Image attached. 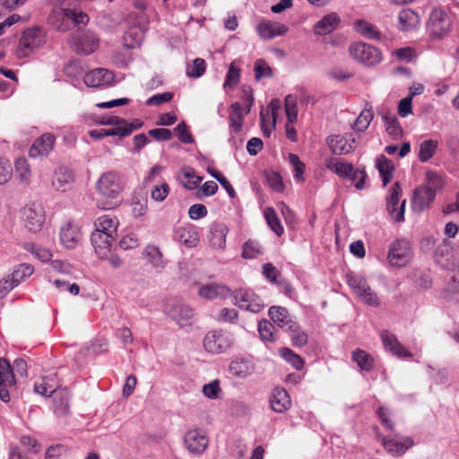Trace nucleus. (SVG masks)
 <instances>
[{
  "label": "nucleus",
  "instance_id": "nucleus-1",
  "mask_svg": "<svg viewBox=\"0 0 459 459\" xmlns=\"http://www.w3.org/2000/svg\"><path fill=\"white\" fill-rule=\"evenodd\" d=\"M46 42L45 32L39 27L26 29L21 36L19 45L16 48V56L24 58L33 54Z\"/></svg>",
  "mask_w": 459,
  "mask_h": 459
},
{
  "label": "nucleus",
  "instance_id": "nucleus-2",
  "mask_svg": "<svg viewBox=\"0 0 459 459\" xmlns=\"http://www.w3.org/2000/svg\"><path fill=\"white\" fill-rule=\"evenodd\" d=\"M163 311L180 327L191 325L195 316L194 309L183 300L176 298L166 300Z\"/></svg>",
  "mask_w": 459,
  "mask_h": 459
},
{
  "label": "nucleus",
  "instance_id": "nucleus-3",
  "mask_svg": "<svg viewBox=\"0 0 459 459\" xmlns=\"http://www.w3.org/2000/svg\"><path fill=\"white\" fill-rule=\"evenodd\" d=\"M234 336L231 333L216 329L209 331L204 338V350L212 354H221L226 352L234 344Z\"/></svg>",
  "mask_w": 459,
  "mask_h": 459
},
{
  "label": "nucleus",
  "instance_id": "nucleus-4",
  "mask_svg": "<svg viewBox=\"0 0 459 459\" xmlns=\"http://www.w3.org/2000/svg\"><path fill=\"white\" fill-rule=\"evenodd\" d=\"M351 56L359 63L366 66H374L382 60V53L378 48L368 43L358 41L351 44Z\"/></svg>",
  "mask_w": 459,
  "mask_h": 459
},
{
  "label": "nucleus",
  "instance_id": "nucleus-5",
  "mask_svg": "<svg viewBox=\"0 0 459 459\" xmlns=\"http://www.w3.org/2000/svg\"><path fill=\"white\" fill-rule=\"evenodd\" d=\"M451 24V19L446 12L435 8L429 14L427 30L432 39H440L449 33Z\"/></svg>",
  "mask_w": 459,
  "mask_h": 459
},
{
  "label": "nucleus",
  "instance_id": "nucleus-6",
  "mask_svg": "<svg viewBox=\"0 0 459 459\" xmlns=\"http://www.w3.org/2000/svg\"><path fill=\"white\" fill-rule=\"evenodd\" d=\"M97 189L102 196L117 202L123 190L119 175L113 171L104 173L98 180Z\"/></svg>",
  "mask_w": 459,
  "mask_h": 459
},
{
  "label": "nucleus",
  "instance_id": "nucleus-7",
  "mask_svg": "<svg viewBox=\"0 0 459 459\" xmlns=\"http://www.w3.org/2000/svg\"><path fill=\"white\" fill-rule=\"evenodd\" d=\"M72 44L76 53L88 56L99 48L100 38L91 30L78 31L73 37Z\"/></svg>",
  "mask_w": 459,
  "mask_h": 459
},
{
  "label": "nucleus",
  "instance_id": "nucleus-8",
  "mask_svg": "<svg viewBox=\"0 0 459 459\" xmlns=\"http://www.w3.org/2000/svg\"><path fill=\"white\" fill-rule=\"evenodd\" d=\"M402 187L398 182L394 183L386 197V210L395 222L404 221L406 200L400 202Z\"/></svg>",
  "mask_w": 459,
  "mask_h": 459
},
{
  "label": "nucleus",
  "instance_id": "nucleus-9",
  "mask_svg": "<svg viewBox=\"0 0 459 459\" xmlns=\"http://www.w3.org/2000/svg\"><path fill=\"white\" fill-rule=\"evenodd\" d=\"M234 304L240 309L252 313H259L264 304L261 298L251 290H238L234 292Z\"/></svg>",
  "mask_w": 459,
  "mask_h": 459
},
{
  "label": "nucleus",
  "instance_id": "nucleus-10",
  "mask_svg": "<svg viewBox=\"0 0 459 459\" xmlns=\"http://www.w3.org/2000/svg\"><path fill=\"white\" fill-rule=\"evenodd\" d=\"M22 219L28 230L36 233L39 231L45 222V211L39 204L26 205L22 211Z\"/></svg>",
  "mask_w": 459,
  "mask_h": 459
},
{
  "label": "nucleus",
  "instance_id": "nucleus-11",
  "mask_svg": "<svg viewBox=\"0 0 459 459\" xmlns=\"http://www.w3.org/2000/svg\"><path fill=\"white\" fill-rule=\"evenodd\" d=\"M16 384L13 368L10 362L0 358V400L4 403H9L11 400L10 393Z\"/></svg>",
  "mask_w": 459,
  "mask_h": 459
},
{
  "label": "nucleus",
  "instance_id": "nucleus-12",
  "mask_svg": "<svg viewBox=\"0 0 459 459\" xmlns=\"http://www.w3.org/2000/svg\"><path fill=\"white\" fill-rule=\"evenodd\" d=\"M411 257L410 243L405 239L394 240L389 247L387 259L393 266H404Z\"/></svg>",
  "mask_w": 459,
  "mask_h": 459
},
{
  "label": "nucleus",
  "instance_id": "nucleus-13",
  "mask_svg": "<svg viewBox=\"0 0 459 459\" xmlns=\"http://www.w3.org/2000/svg\"><path fill=\"white\" fill-rule=\"evenodd\" d=\"M326 143L334 155H346L355 148V138L351 134L341 135L333 134L326 139Z\"/></svg>",
  "mask_w": 459,
  "mask_h": 459
},
{
  "label": "nucleus",
  "instance_id": "nucleus-14",
  "mask_svg": "<svg viewBox=\"0 0 459 459\" xmlns=\"http://www.w3.org/2000/svg\"><path fill=\"white\" fill-rule=\"evenodd\" d=\"M209 440L205 433L199 429H191L185 436V445L191 454L200 455L207 448Z\"/></svg>",
  "mask_w": 459,
  "mask_h": 459
},
{
  "label": "nucleus",
  "instance_id": "nucleus-15",
  "mask_svg": "<svg viewBox=\"0 0 459 459\" xmlns=\"http://www.w3.org/2000/svg\"><path fill=\"white\" fill-rule=\"evenodd\" d=\"M114 74L105 68H96L84 74L83 81L88 87H105L114 81Z\"/></svg>",
  "mask_w": 459,
  "mask_h": 459
},
{
  "label": "nucleus",
  "instance_id": "nucleus-16",
  "mask_svg": "<svg viewBox=\"0 0 459 459\" xmlns=\"http://www.w3.org/2000/svg\"><path fill=\"white\" fill-rule=\"evenodd\" d=\"M56 137L52 133H45L37 138L30 149L31 158L44 157L49 154L55 145Z\"/></svg>",
  "mask_w": 459,
  "mask_h": 459
},
{
  "label": "nucleus",
  "instance_id": "nucleus-17",
  "mask_svg": "<svg viewBox=\"0 0 459 459\" xmlns=\"http://www.w3.org/2000/svg\"><path fill=\"white\" fill-rule=\"evenodd\" d=\"M115 238L116 237L109 235V233H103L96 230L91 233V245L100 259H105L108 256L110 252L109 247L115 241Z\"/></svg>",
  "mask_w": 459,
  "mask_h": 459
},
{
  "label": "nucleus",
  "instance_id": "nucleus-18",
  "mask_svg": "<svg viewBox=\"0 0 459 459\" xmlns=\"http://www.w3.org/2000/svg\"><path fill=\"white\" fill-rule=\"evenodd\" d=\"M142 257L145 264L150 265L157 272L163 270L167 264L160 247L155 245H147L142 252Z\"/></svg>",
  "mask_w": 459,
  "mask_h": 459
},
{
  "label": "nucleus",
  "instance_id": "nucleus-19",
  "mask_svg": "<svg viewBox=\"0 0 459 459\" xmlns=\"http://www.w3.org/2000/svg\"><path fill=\"white\" fill-rule=\"evenodd\" d=\"M413 445L411 437H388L383 438V446L393 455H402Z\"/></svg>",
  "mask_w": 459,
  "mask_h": 459
},
{
  "label": "nucleus",
  "instance_id": "nucleus-20",
  "mask_svg": "<svg viewBox=\"0 0 459 459\" xmlns=\"http://www.w3.org/2000/svg\"><path fill=\"white\" fill-rule=\"evenodd\" d=\"M436 193L425 186H420L414 190L412 197V209L416 212H422L429 208V204L434 201Z\"/></svg>",
  "mask_w": 459,
  "mask_h": 459
},
{
  "label": "nucleus",
  "instance_id": "nucleus-21",
  "mask_svg": "<svg viewBox=\"0 0 459 459\" xmlns=\"http://www.w3.org/2000/svg\"><path fill=\"white\" fill-rule=\"evenodd\" d=\"M82 238L81 231L78 227L73 225L71 222L65 223L59 233L61 244L68 249H74L79 243Z\"/></svg>",
  "mask_w": 459,
  "mask_h": 459
},
{
  "label": "nucleus",
  "instance_id": "nucleus-22",
  "mask_svg": "<svg viewBox=\"0 0 459 459\" xmlns=\"http://www.w3.org/2000/svg\"><path fill=\"white\" fill-rule=\"evenodd\" d=\"M256 30L262 39H272L277 36L285 35L289 29L281 23L264 21L257 25Z\"/></svg>",
  "mask_w": 459,
  "mask_h": 459
},
{
  "label": "nucleus",
  "instance_id": "nucleus-23",
  "mask_svg": "<svg viewBox=\"0 0 459 459\" xmlns=\"http://www.w3.org/2000/svg\"><path fill=\"white\" fill-rule=\"evenodd\" d=\"M381 339L385 348L398 358H411L412 356L397 340L396 336L388 331L382 332Z\"/></svg>",
  "mask_w": 459,
  "mask_h": 459
},
{
  "label": "nucleus",
  "instance_id": "nucleus-24",
  "mask_svg": "<svg viewBox=\"0 0 459 459\" xmlns=\"http://www.w3.org/2000/svg\"><path fill=\"white\" fill-rule=\"evenodd\" d=\"M381 339L385 348L398 358H411L412 356L397 340L396 336L388 331L382 332Z\"/></svg>",
  "mask_w": 459,
  "mask_h": 459
},
{
  "label": "nucleus",
  "instance_id": "nucleus-25",
  "mask_svg": "<svg viewBox=\"0 0 459 459\" xmlns=\"http://www.w3.org/2000/svg\"><path fill=\"white\" fill-rule=\"evenodd\" d=\"M290 397L283 388H275L270 397V406L275 412L282 413L290 409Z\"/></svg>",
  "mask_w": 459,
  "mask_h": 459
},
{
  "label": "nucleus",
  "instance_id": "nucleus-26",
  "mask_svg": "<svg viewBox=\"0 0 459 459\" xmlns=\"http://www.w3.org/2000/svg\"><path fill=\"white\" fill-rule=\"evenodd\" d=\"M230 293V290L223 284L208 283L199 289V295L207 299H226Z\"/></svg>",
  "mask_w": 459,
  "mask_h": 459
},
{
  "label": "nucleus",
  "instance_id": "nucleus-27",
  "mask_svg": "<svg viewBox=\"0 0 459 459\" xmlns=\"http://www.w3.org/2000/svg\"><path fill=\"white\" fill-rule=\"evenodd\" d=\"M73 181V172L65 167H60L53 175L52 186L56 190L65 192L69 188Z\"/></svg>",
  "mask_w": 459,
  "mask_h": 459
},
{
  "label": "nucleus",
  "instance_id": "nucleus-28",
  "mask_svg": "<svg viewBox=\"0 0 459 459\" xmlns=\"http://www.w3.org/2000/svg\"><path fill=\"white\" fill-rule=\"evenodd\" d=\"M268 314L273 322L285 331L295 322L289 311L282 307L273 306L269 308Z\"/></svg>",
  "mask_w": 459,
  "mask_h": 459
},
{
  "label": "nucleus",
  "instance_id": "nucleus-29",
  "mask_svg": "<svg viewBox=\"0 0 459 459\" xmlns=\"http://www.w3.org/2000/svg\"><path fill=\"white\" fill-rule=\"evenodd\" d=\"M341 20L337 13H331L324 16L314 26V32L316 35H326L334 30L340 23Z\"/></svg>",
  "mask_w": 459,
  "mask_h": 459
},
{
  "label": "nucleus",
  "instance_id": "nucleus-30",
  "mask_svg": "<svg viewBox=\"0 0 459 459\" xmlns=\"http://www.w3.org/2000/svg\"><path fill=\"white\" fill-rule=\"evenodd\" d=\"M325 165L327 169L333 171L342 178H346L352 172L353 168L351 163L333 157L325 159Z\"/></svg>",
  "mask_w": 459,
  "mask_h": 459
},
{
  "label": "nucleus",
  "instance_id": "nucleus-31",
  "mask_svg": "<svg viewBox=\"0 0 459 459\" xmlns=\"http://www.w3.org/2000/svg\"><path fill=\"white\" fill-rule=\"evenodd\" d=\"M420 22L418 13L412 9H403L398 15V26L403 31H409L417 27Z\"/></svg>",
  "mask_w": 459,
  "mask_h": 459
},
{
  "label": "nucleus",
  "instance_id": "nucleus-32",
  "mask_svg": "<svg viewBox=\"0 0 459 459\" xmlns=\"http://www.w3.org/2000/svg\"><path fill=\"white\" fill-rule=\"evenodd\" d=\"M228 234V228L222 223L214 224L210 231V243L211 245L219 249H223L226 245V237Z\"/></svg>",
  "mask_w": 459,
  "mask_h": 459
},
{
  "label": "nucleus",
  "instance_id": "nucleus-33",
  "mask_svg": "<svg viewBox=\"0 0 459 459\" xmlns=\"http://www.w3.org/2000/svg\"><path fill=\"white\" fill-rule=\"evenodd\" d=\"M381 117L385 122V131L390 136L396 139L403 134V129L394 114L388 110L382 111Z\"/></svg>",
  "mask_w": 459,
  "mask_h": 459
},
{
  "label": "nucleus",
  "instance_id": "nucleus-34",
  "mask_svg": "<svg viewBox=\"0 0 459 459\" xmlns=\"http://www.w3.org/2000/svg\"><path fill=\"white\" fill-rule=\"evenodd\" d=\"M435 260L443 268L448 269L453 265V252L446 241L439 245L435 251Z\"/></svg>",
  "mask_w": 459,
  "mask_h": 459
},
{
  "label": "nucleus",
  "instance_id": "nucleus-35",
  "mask_svg": "<svg viewBox=\"0 0 459 459\" xmlns=\"http://www.w3.org/2000/svg\"><path fill=\"white\" fill-rule=\"evenodd\" d=\"M178 179L185 188L194 190L200 185L203 178L197 176L195 169L191 168H185L179 172Z\"/></svg>",
  "mask_w": 459,
  "mask_h": 459
},
{
  "label": "nucleus",
  "instance_id": "nucleus-36",
  "mask_svg": "<svg viewBox=\"0 0 459 459\" xmlns=\"http://www.w3.org/2000/svg\"><path fill=\"white\" fill-rule=\"evenodd\" d=\"M376 167L382 178L383 185L385 186L393 178L394 163L385 155H380L377 159Z\"/></svg>",
  "mask_w": 459,
  "mask_h": 459
},
{
  "label": "nucleus",
  "instance_id": "nucleus-37",
  "mask_svg": "<svg viewBox=\"0 0 459 459\" xmlns=\"http://www.w3.org/2000/svg\"><path fill=\"white\" fill-rule=\"evenodd\" d=\"M254 370V365L247 359H236L230 364V372L238 377H246Z\"/></svg>",
  "mask_w": 459,
  "mask_h": 459
},
{
  "label": "nucleus",
  "instance_id": "nucleus-38",
  "mask_svg": "<svg viewBox=\"0 0 459 459\" xmlns=\"http://www.w3.org/2000/svg\"><path fill=\"white\" fill-rule=\"evenodd\" d=\"M118 221L115 217L103 215L95 221L96 230L116 237Z\"/></svg>",
  "mask_w": 459,
  "mask_h": 459
},
{
  "label": "nucleus",
  "instance_id": "nucleus-39",
  "mask_svg": "<svg viewBox=\"0 0 459 459\" xmlns=\"http://www.w3.org/2000/svg\"><path fill=\"white\" fill-rule=\"evenodd\" d=\"M289 333L291 339L292 345L298 348L304 347L308 342L307 333L301 329L299 325L295 321L286 330Z\"/></svg>",
  "mask_w": 459,
  "mask_h": 459
},
{
  "label": "nucleus",
  "instance_id": "nucleus-40",
  "mask_svg": "<svg viewBox=\"0 0 459 459\" xmlns=\"http://www.w3.org/2000/svg\"><path fill=\"white\" fill-rule=\"evenodd\" d=\"M176 236L178 240L187 247H194L199 242L198 234L192 228H179Z\"/></svg>",
  "mask_w": 459,
  "mask_h": 459
},
{
  "label": "nucleus",
  "instance_id": "nucleus-41",
  "mask_svg": "<svg viewBox=\"0 0 459 459\" xmlns=\"http://www.w3.org/2000/svg\"><path fill=\"white\" fill-rule=\"evenodd\" d=\"M60 14L64 20L71 21L74 25H86L89 22L88 14L76 8H64Z\"/></svg>",
  "mask_w": 459,
  "mask_h": 459
},
{
  "label": "nucleus",
  "instance_id": "nucleus-42",
  "mask_svg": "<svg viewBox=\"0 0 459 459\" xmlns=\"http://www.w3.org/2000/svg\"><path fill=\"white\" fill-rule=\"evenodd\" d=\"M438 143L436 140L427 139L419 145L418 157L421 162L429 161L436 153Z\"/></svg>",
  "mask_w": 459,
  "mask_h": 459
},
{
  "label": "nucleus",
  "instance_id": "nucleus-43",
  "mask_svg": "<svg viewBox=\"0 0 459 459\" xmlns=\"http://www.w3.org/2000/svg\"><path fill=\"white\" fill-rule=\"evenodd\" d=\"M352 360L358 365L362 371H370L374 366L373 357L367 351L356 349L352 352Z\"/></svg>",
  "mask_w": 459,
  "mask_h": 459
},
{
  "label": "nucleus",
  "instance_id": "nucleus-44",
  "mask_svg": "<svg viewBox=\"0 0 459 459\" xmlns=\"http://www.w3.org/2000/svg\"><path fill=\"white\" fill-rule=\"evenodd\" d=\"M264 218L270 229L278 237H281L283 234L284 230L274 209L271 207L266 208L264 210Z\"/></svg>",
  "mask_w": 459,
  "mask_h": 459
},
{
  "label": "nucleus",
  "instance_id": "nucleus-45",
  "mask_svg": "<svg viewBox=\"0 0 459 459\" xmlns=\"http://www.w3.org/2000/svg\"><path fill=\"white\" fill-rule=\"evenodd\" d=\"M288 160L293 169V178L297 182H304L305 163L295 153H289Z\"/></svg>",
  "mask_w": 459,
  "mask_h": 459
},
{
  "label": "nucleus",
  "instance_id": "nucleus-46",
  "mask_svg": "<svg viewBox=\"0 0 459 459\" xmlns=\"http://www.w3.org/2000/svg\"><path fill=\"white\" fill-rule=\"evenodd\" d=\"M355 30L360 33L365 38L370 39H379L380 32L376 29L372 24L364 22V21H357L354 24Z\"/></svg>",
  "mask_w": 459,
  "mask_h": 459
},
{
  "label": "nucleus",
  "instance_id": "nucleus-47",
  "mask_svg": "<svg viewBox=\"0 0 459 459\" xmlns=\"http://www.w3.org/2000/svg\"><path fill=\"white\" fill-rule=\"evenodd\" d=\"M15 170L19 180L23 184H29L30 181L31 171L30 165L25 158H19L15 161Z\"/></svg>",
  "mask_w": 459,
  "mask_h": 459
},
{
  "label": "nucleus",
  "instance_id": "nucleus-48",
  "mask_svg": "<svg viewBox=\"0 0 459 459\" xmlns=\"http://www.w3.org/2000/svg\"><path fill=\"white\" fill-rule=\"evenodd\" d=\"M34 272V267L30 264H21L19 266L9 275L17 286L30 277Z\"/></svg>",
  "mask_w": 459,
  "mask_h": 459
},
{
  "label": "nucleus",
  "instance_id": "nucleus-49",
  "mask_svg": "<svg viewBox=\"0 0 459 459\" xmlns=\"http://www.w3.org/2000/svg\"><path fill=\"white\" fill-rule=\"evenodd\" d=\"M240 69L235 65V62H232L226 74V78L223 83V88L227 89H234L240 81Z\"/></svg>",
  "mask_w": 459,
  "mask_h": 459
},
{
  "label": "nucleus",
  "instance_id": "nucleus-50",
  "mask_svg": "<svg viewBox=\"0 0 459 459\" xmlns=\"http://www.w3.org/2000/svg\"><path fill=\"white\" fill-rule=\"evenodd\" d=\"M280 354L287 362L291 364L294 368L300 370L303 368L304 360L302 358L290 348H281Z\"/></svg>",
  "mask_w": 459,
  "mask_h": 459
},
{
  "label": "nucleus",
  "instance_id": "nucleus-51",
  "mask_svg": "<svg viewBox=\"0 0 459 459\" xmlns=\"http://www.w3.org/2000/svg\"><path fill=\"white\" fill-rule=\"evenodd\" d=\"M285 111L287 120L289 123L293 124L298 118V105L295 96L290 94L285 98Z\"/></svg>",
  "mask_w": 459,
  "mask_h": 459
},
{
  "label": "nucleus",
  "instance_id": "nucleus-52",
  "mask_svg": "<svg viewBox=\"0 0 459 459\" xmlns=\"http://www.w3.org/2000/svg\"><path fill=\"white\" fill-rule=\"evenodd\" d=\"M24 248L42 262H48L52 258V254L48 249L39 247L34 243H25Z\"/></svg>",
  "mask_w": 459,
  "mask_h": 459
},
{
  "label": "nucleus",
  "instance_id": "nucleus-53",
  "mask_svg": "<svg viewBox=\"0 0 459 459\" xmlns=\"http://www.w3.org/2000/svg\"><path fill=\"white\" fill-rule=\"evenodd\" d=\"M373 119V113L370 109H364L360 112L354 122L353 128L358 132H364Z\"/></svg>",
  "mask_w": 459,
  "mask_h": 459
},
{
  "label": "nucleus",
  "instance_id": "nucleus-54",
  "mask_svg": "<svg viewBox=\"0 0 459 459\" xmlns=\"http://www.w3.org/2000/svg\"><path fill=\"white\" fill-rule=\"evenodd\" d=\"M357 295L364 303L368 306H380V299L378 298L377 294L368 286V284L363 290H361V292Z\"/></svg>",
  "mask_w": 459,
  "mask_h": 459
},
{
  "label": "nucleus",
  "instance_id": "nucleus-55",
  "mask_svg": "<svg viewBox=\"0 0 459 459\" xmlns=\"http://www.w3.org/2000/svg\"><path fill=\"white\" fill-rule=\"evenodd\" d=\"M255 78L260 81L263 78H270L273 76V71L265 60L260 58L255 63Z\"/></svg>",
  "mask_w": 459,
  "mask_h": 459
},
{
  "label": "nucleus",
  "instance_id": "nucleus-56",
  "mask_svg": "<svg viewBox=\"0 0 459 459\" xmlns=\"http://www.w3.org/2000/svg\"><path fill=\"white\" fill-rule=\"evenodd\" d=\"M261 247L257 241L247 240L242 246V256L247 259L255 258L261 254Z\"/></svg>",
  "mask_w": 459,
  "mask_h": 459
},
{
  "label": "nucleus",
  "instance_id": "nucleus-57",
  "mask_svg": "<svg viewBox=\"0 0 459 459\" xmlns=\"http://www.w3.org/2000/svg\"><path fill=\"white\" fill-rule=\"evenodd\" d=\"M206 70L205 61L202 58H195L191 65L186 68V75L191 78L201 77Z\"/></svg>",
  "mask_w": 459,
  "mask_h": 459
},
{
  "label": "nucleus",
  "instance_id": "nucleus-58",
  "mask_svg": "<svg viewBox=\"0 0 459 459\" xmlns=\"http://www.w3.org/2000/svg\"><path fill=\"white\" fill-rule=\"evenodd\" d=\"M128 132L126 130L120 131L118 128H110V129H100V130H91L90 131V135L92 138L100 140L106 136H120L125 137L128 135Z\"/></svg>",
  "mask_w": 459,
  "mask_h": 459
},
{
  "label": "nucleus",
  "instance_id": "nucleus-59",
  "mask_svg": "<svg viewBox=\"0 0 459 459\" xmlns=\"http://www.w3.org/2000/svg\"><path fill=\"white\" fill-rule=\"evenodd\" d=\"M274 326L268 320H262L258 324V332L263 340L274 342L275 337L273 335Z\"/></svg>",
  "mask_w": 459,
  "mask_h": 459
},
{
  "label": "nucleus",
  "instance_id": "nucleus-60",
  "mask_svg": "<svg viewBox=\"0 0 459 459\" xmlns=\"http://www.w3.org/2000/svg\"><path fill=\"white\" fill-rule=\"evenodd\" d=\"M175 134L178 140L186 144L193 143L195 142L194 137L188 132L187 126L185 121H181L174 129Z\"/></svg>",
  "mask_w": 459,
  "mask_h": 459
},
{
  "label": "nucleus",
  "instance_id": "nucleus-61",
  "mask_svg": "<svg viewBox=\"0 0 459 459\" xmlns=\"http://www.w3.org/2000/svg\"><path fill=\"white\" fill-rule=\"evenodd\" d=\"M426 182L427 184L424 185L425 187L430 188V190H433L436 194L444 185L442 177L433 171H428L426 173Z\"/></svg>",
  "mask_w": 459,
  "mask_h": 459
},
{
  "label": "nucleus",
  "instance_id": "nucleus-62",
  "mask_svg": "<svg viewBox=\"0 0 459 459\" xmlns=\"http://www.w3.org/2000/svg\"><path fill=\"white\" fill-rule=\"evenodd\" d=\"M266 179L269 186L275 192L281 193L284 189V184L280 173L270 171L266 173Z\"/></svg>",
  "mask_w": 459,
  "mask_h": 459
},
{
  "label": "nucleus",
  "instance_id": "nucleus-63",
  "mask_svg": "<svg viewBox=\"0 0 459 459\" xmlns=\"http://www.w3.org/2000/svg\"><path fill=\"white\" fill-rule=\"evenodd\" d=\"M347 281L348 285L356 294L361 292V290H363L368 285L367 281L363 277L354 273H349L347 275Z\"/></svg>",
  "mask_w": 459,
  "mask_h": 459
},
{
  "label": "nucleus",
  "instance_id": "nucleus-64",
  "mask_svg": "<svg viewBox=\"0 0 459 459\" xmlns=\"http://www.w3.org/2000/svg\"><path fill=\"white\" fill-rule=\"evenodd\" d=\"M366 177L367 176L364 169H354L353 167L352 172L348 177H346V178L350 179L352 182H355L357 180V182L355 183V187L359 190H362L365 187Z\"/></svg>",
  "mask_w": 459,
  "mask_h": 459
}]
</instances>
